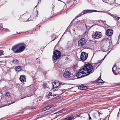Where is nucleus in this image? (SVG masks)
Returning a JSON list of instances; mask_svg holds the SVG:
<instances>
[{"mask_svg": "<svg viewBox=\"0 0 120 120\" xmlns=\"http://www.w3.org/2000/svg\"><path fill=\"white\" fill-rule=\"evenodd\" d=\"M93 67L90 64L85 65L83 68L79 70L77 72L76 76L78 78H80L89 75L92 73Z\"/></svg>", "mask_w": 120, "mask_h": 120, "instance_id": "1", "label": "nucleus"}, {"mask_svg": "<svg viewBox=\"0 0 120 120\" xmlns=\"http://www.w3.org/2000/svg\"><path fill=\"white\" fill-rule=\"evenodd\" d=\"M26 47L25 44L21 43L14 45L12 47L11 49L15 53H19L22 52Z\"/></svg>", "mask_w": 120, "mask_h": 120, "instance_id": "2", "label": "nucleus"}, {"mask_svg": "<svg viewBox=\"0 0 120 120\" xmlns=\"http://www.w3.org/2000/svg\"><path fill=\"white\" fill-rule=\"evenodd\" d=\"M61 56L60 52L57 50H55L53 52V58L54 60H56L60 58Z\"/></svg>", "mask_w": 120, "mask_h": 120, "instance_id": "3", "label": "nucleus"}, {"mask_svg": "<svg viewBox=\"0 0 120 120\" xmlns=\"http://www.w3.org/2000/svg\"><path fill=\"white\" fill-rule=\"evenodd\" d=\"M102 35L101 32H96L94 33L92 35L93 38L95 39H98L101 37Z\"/></svg>", "mask_w": 120, "mask_h": 120, "instance_id": "4", "label": "nucleus"}, {"mask_svg": "<svg viewBox=\"0 0 120 120\" xmlns=\"http://www.w3.org/2000/svg\"><path fill=\"white\" fill-rule=\"evenodd\" d=\"M88 56L87 53L84 52H82L80 55L81 59L83 61H85L87 58Z\"/></svg>", "mask_w": 120, "mask_h": 120, "instance_id": "5", "label": "nucleus"}, {"mask_svg": "<svg viewBox=\"0 0 120 120\" xmlns=\"http://www.w3.org/2000/svg\"><path fill=\"white\" fill-rule=\"evenodd\" d=\"M86 42V41L85 40V38H82L79 41L78 43V45L80 47H82L85 45Z\"/></svg>", "mask_w": 120, "mask_h": 120, "instance_id": "6", "label": "nucleus"}, {"mask_svg": "<svg viewBox=\"0 0 120 120\" xmlns=\"http://www.w3.org/2000/svg\"><path fill=\"white\" fill-rule=\"evenodd\" d=\"M101 11H97L96 10H84L82 11V13L83 15L85 14H86L87 13H91L92 12H100Z\"/></svg>", "mask_w": 120, "mask_h": 120, "instance_id": "7", "label": "nucleus"}, {"mask_svg": "<svg viewBox=\"0 0 120 120\" xmlns=\"http://www.w3.org/2000/svg\"><path fill=\"white\" fill-rule=\"evenodd\" d=\"M71 73L68 71H66L63 74L64 77L66 78H68L71 77Z\"/></svg>", "mask_w": 120, "mask_h": 120, "instance_id": "8", "label": "nucleus"}, {"mask_svg": "<svg viewBox=\"0 0 120 120\" xmlns=\"http://www.w3.org/2000/svg\"><path fill=\"white\" fill-rule=\"evenodd\" d=\"M106 34L108 36H110L113 34V30L111 29H108L106 31Z\"/></svg>", "mask_w": 120, "mask_h": 120, "instance_id": "9", "label": "nucleus"}, {"mask_svg": "<svg viewBox=\"0 0 120 120\" xmlns=\"http://www.w3.org/2000/svg\"><path fill=\"white\" fill-rule=\"evenodd\" d=\"M19 79L22 82H25L26 81L25 76L24 75H21Z\"/></svg>", "mask_w": 120, "mask_h": 120, "instance_id": "10", "label": "nucleus"}, {"mask_svg": "<svg viewBox=\"0 0 120 120\" xmlns=\"http://www.w3.org/2000/svg\"><path fill=\"white\" fill-rule=\"evenodd\" d=\"M96 82L98 83H101L102 84L103 81L101 79V75L96 80Z\"/></svg>", "mask_w": 120, "mask_h": 120, "instance_id": "11", "label": "nucleus"}, {"mask_svg": "<svg viewBox=\"0 0 120 120\" xmlns=\"http://www.w3.org/2000/svg\"><path fill=\"white\" fill-rule=\"evenodd\" d=\"M78 88L79 89H80L85 90L87 89L88 87L86 86H83L82 85H81L79 86Z\"/></svg>", "mask_w": 120, "mask_h": 120, "instance_id": "12", "label": "nucleus"}, {"mask_svg": "<svg viewBox=\"0 0 120 120\" xmlns=\"http://www.w3.org/2000/svg\"><path fill=\"white\" fill-rule=\"evenodd\" d=\"M74 116H68L64 119V120H72L74 119Z\"/></svg>", "mask_w": 120, "mask_h": 120, "instance_id": "13", "label": "nucleus"}, {"mask_svg": "<svg viewBox=\"0 0 120 120\" xmlns=\"http://www.w3.org/2000/svg\"><path fill=\"white\" fill-rule=\"evenodd\" d=\"M19 62L18 60L16 58H14L12 61V62L15 64H17Z\"/></svg>", "mask_w": 120, "mask_h": 120, "instance_id": "14", "label": "nucleus"}, {"mask_svg": "<svg viewBox=\"0 0 120 120\" xmlns=\"http://www.w3.org/2000/svg\"><path fill=\"white\" fill-rule=\"evenodd\" d=\"M15 69L16 71H19L22 70V68L21 66H17L15 67Z\"/></svg>", "mask_w": 120, "mask_h": 120, "instance_id": "15", "label": "nucleus"}, {"mask_svg": "<svg viewBox=\"0 0 120 120\" xmlns=\"http://www.w3.org/2000/svg\"><path fill=\"white\" fill-rule=\"evenodd\" d=\"M54 85H53V88H55L57 87L58 86H59V84L58 83H56V82H54Z\"/></svg>", "mask_w": 120, "mask_h": 120, "instance_id": "16", "label": "nucleus"}, {"mask_svg": "<svg viewBox=\"0 0 120 120\" xmlns=\"http://www.w3.org/2000/svg\"><path fill=\"white\" fill-rule=\"evenodd\" d=\"M43 86L45 88H49V86L47 85V83H43Z\"/></svg>", "mask_w": 120, "mask_h": 120, "instance_id": "17", "label": "nucleus"}, {"mask_svg": "<svg viewBox=\"0 0 120 120\" xmlns=\"http://www.w3.org/2000/svg\"><path fill=\"white\" fill-rule=\"evenodd\" d=\"M83 15V14L82 12L81 13H80L79 14H78L77 16L76 17V18H77L81 16V15Z\"/></svg>", "mask_w": 120, "mask_h": 120, "instance_id": "18", "label": "nucleus"}, {"mask_svg": "<svg viewBox=\"0 0 120 120\" xmlns=\"http://www.w3.org/2000/svg\"><path fill=\"white\" fill-rule=\"evenodd\" d=\"M6 96L8 97H10V95L9 92H7L6 94Z\"/></svg>", "mask_w": 120, "mask_h": 120, "instance_id": "19", "label": "nucleus"}, {"mask_svg": "<svg viewBox=\"0 0 120 120\" xmlns=\"http://www.w3.org/2000/svg\"><path fill=\"white\" fill-rule=\"evenodd\" d=\"M4 51L2 50H0V56L3 54Z\"/></svg>", "mask_w": 120, "mask_h": 120, "instance_id": "20", "label": "nucleus"}, {"mask_svg": "<svg viewBox=\"0 0 120 120\" xmlns=\"http://www.w3.org/2000/svg\"><path fill=\"white\" fill-rule=\"evenodd\" d=\"M48 107H49V109L50 108H53L54 107V105H48Z\"/></svg>", "mask_w": 120, "mask_h": 120, "instance_id": "21", "label": "nucleus"}, {"mask_svg": "<svg viewBox=\"0 0 120 120\" xmlns=\"http://www.w3.org/2000/svg\"><path fill=\"white\" fill-rule=\"evenodd\" d=\"M49 107H48V105L45 108H44V110H45L47 109H49Z\"/></svg>", "mask_w": 120, "mask_h": 120, "instance_id": "22", "label": "nucleus"}, {"mask_svg": "<svg viewBox=\"0 0 120 120\" xmlns=\"http://www.w3.org/2000/svg\"><path fill=\"white\" fill-rule=\"evenodd\" d=\"M115 66H113L112 68V71H113V73H114L116 75V74H115V72H114V69H113V68H115Z\"/></svg>", "mask_w": 120, "mask_h": 120, "instance_id": "23", "label": "nucleus"}, {"mask_svg": "<svg viewBox=\"0 0 120 120\" xmlns=\"http://www.w3.org/2000/svg\"><path fill=\"white\" fill-rule=\"evenodd\" d=\"M52 93L51 92H49L48 94V95L49 96H52Z\"/></svg>", "mask_w": 120, "mask_h": 120, "instance_id": "24", "label": "nucleus"}, {"mask_svg": "<svg viewBox=\"0 0 120 120\" xmlns=\"http://www.w3.org/2000/svg\"><path fill=\"white\" fill-rule=\"evenodd\" d=\"M2 28L3 29V28ZM3 29H4V31H7V32L8 31H9V30L8 29H4L3 28Z\"/></svg>", "mask_w": 120, "mask_h": 120, "instance_id": "25", "label": "nucleus"}, {"mask_svg": "<svg viewBox=\"0 0 120 120\" xmlns=\"http://www.w3.org/2000/svg\"><path fill=\"white\" fill-rule=\"evenodd\" d=\"M88 116H89V120H90V119H91V117H90V115H89V114H88Z\"/></svg>", "mask_w": 120, "mask_h": 120, "instance_id": "26", "label": "nucleus"}, {"mask_svg": "<svg viewBox=\"0 0 120 120\" xmlns=\"http://www.w3.org/2000/svg\"><path fill=\"white\" fill-rule=\"evenodd\" d=\"M115 17L117 20H119L120 18L118 16H115Z\"/></svg>", "mask_w": 120, "mask_h": 120, "instance_id": "27", "label": "nucleus"}, {"mask_svg": "<svg viewBox=\"0 0 120 120\" xmlns=\"http://www.w3.org/2000/svg\"><path fill=\"white\" fill-rule=\"evenodd\" d=\"M105 58V57H104V58H103L102 60H101L100 61V62H101V63L103 60Z\"/></svg>", "mask_w": 120, "mask_h": 120, "instance_id": "28", "label": "nucleus"}, {"mask_svg": "<svg viewBox=\"0 0 120 120\" xmlns=\"http://www.w3.org/2000/svg\"><path fill=\"white\" fill-rule=\"evenodd\" d=\"M93 116L94 118H95L96 117L95 115V114L93 115Z\"/></svg>", "mask_w": 120, "mask_h": 120, "instance_id": "29", "label": "nucleus"}, {"mask_svg": "<svg viewBox=\"0 0 120 120\" xmlns=\"http://www.w3.org/2000/svg\"><path fill=\"white\" fill-rule=\"evenodd\" d=\"M31 20V19H30V18H29V19H28V21H31V20Z\"/></svg>", "mask_w": 120, "mask_h": 120, "instance_id": "30", "label": "nucleus"}, {"mask_svg": "<svg viewBox=\"0 0 120 120\" xmlns=\"http://www.w3.org/2000/svg\"><path fill=\"white\" fill-rule=\"evenodd\" d=\"M82 21H83L82 20H81V21H79L80 23L81 24L82 22Z\"/></svg>", "mask_w": 120, "mask_h": 120, "instance_id": "31", "label": "nucleus"}, {"mask_svg": "<svg viewBox=\"0 0 120 120\" xmlns=\"http://www.w3.org/2000/svg\"><path fill=\"white\" fill-rule=\"evenodd\" d=\"M79 116H80L79 115L77 116V117H79Z\"/></svg>", "mask_w": 120, "mask_h": 120, "instance_id": "32", "label": "nucleus"}, {"mask_svg": "<svg viewBox=\"0 0 120 120\" xmlns=\"http://www.w3.org/2000/svg\"><path fill=\"white\" fill-rule=\"evenodd\" d=\"M37 5H36L35 7V8H36L37 7Z\"/></svg>", "mask_w": 120, "mask_h": 120, "instance_id": "33", "label": "nucleus"}, {"mask_svg": "<svg viewBox=\"0 0 120 120\" xmlns=\"http://www.w3.org/2000/svg\"><path fill=\"white\" fill-rule=\"evenodd\" d=\"M86 27L87 28V26L86 25Z\"/></svg>", "mask_w": 120, "mask_h": 120, "instance_id": "34", "label": "nucleus"}, {"mask_svg": "<svg viewBox=\"0 0 120 120\" xmlns=\"http://www.w3.org/2000/svg\"><path fill=\"white\" fill-rule=\"evenodd\" d=\"M106 55H105V56L104 57H105V58L106 57Z\"/></svg>", "mask_w": 120, "mask_h": 120, "instance_id": "35", "label": "nucleus"}, {"mask_svg": "<svg viewBox=\"0 0 120 120\" xmlns=\"http://www.w3.org/2000/svg\"><path fill=\"white\" fill-rule=\"evenodd\" d=\"M63 110V109H62V110H61L60 111H62Z\"/></svg>", "mask_w": 120, "mask_h": 120, "instance_id": "36", "label": "nucleus"}, {"mask_svg": "<svg viewBox=\"0 0 120 120\" xmlns=\"http://www.w3.org/2000/svg\"><path fill=\"white\" fill-rule=\"evenodd\" d=\"M37 13H38V11H37Z\"/></svg>", "mask_w": 120, "mask_h": 120, "instance_id": "37", "label": "nucleus"}, {"mask_svg": "<svg viewBox=\"0 0 120 120\" xmlns=\"http://www.w3.org/2000/svg\"><path fill=\"white\" fill-rule=\"evenodd\" d=\"M57 113V112H56V113H54V114H56V113Z\"/></svg>", "mask_w": 120, "mask_h": 120, "instance_id": "38", "label": "nucleus"}, {"mask_svg": "<svg viewBox=\"0 0 120 120\" xmlns=\"http://www.w3.org/2000/svg\"><path fill=\"white\" fill-rule=\"evenodd\" d=\"M118 116H119V115H117V116L118 117Z\"/></svg>", "mask_w": 120, "mask_h": 120, "instance_id": "39", "label": "nucleus"}, {"mask_svg": "<svg viewBox=\"0 0 120 120\" xmlns=\"http://www.w3.org/2000/svg\"><path fill=\"white\" fill-rule=\"evenodd\" d=\"M41 1V0H39V1Z\"/></svg>", "mask_w": 120, "mask_h": 120, "instance_id": "40", "label": "nucleus"}, {"mask_svg": "<svg viewBox=\"0 0 120 120\" xmlns=\"http://www.w3.org/2000/svg\"><path fill=\"white\" fill-rule=\"evenodd\" d=\"M10 105V104H9L8 105Z\"/></svg>", "mask_w": 120, "mask_h": 120, "instance_id": "41", "label": "nucleus"}]
</instances>
